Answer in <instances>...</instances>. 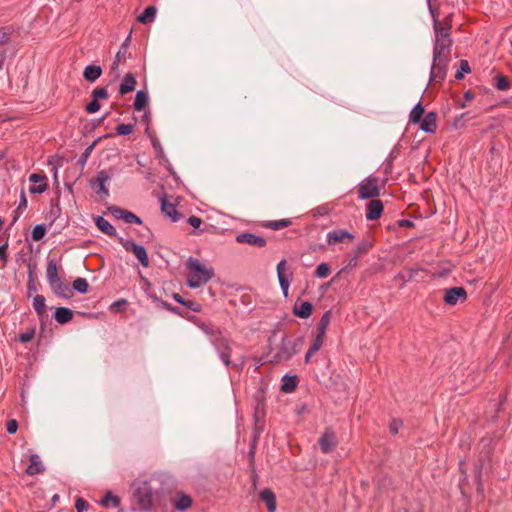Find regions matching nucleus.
<instances>
[{
    "label": "nucleus",
    "instance_id": "nucleus-1",
    "mask_svg": "<svg viewBox=\"0 0 512 512\" xmlns=\"http://www.w3.org/2000/svg\"><path fill=\"white\" fill-rule=\"evenodd\" d=\"M189 271L187 285L190 288H198L207 283L214 276V270L207 268L200 260L190 257L186 263Z\"/></svg>",
    "mask_w": 512,
    "mask_h": 512
},
{
    "label": "nucleus",
    "instance_id": "nucleus-2",
    "mask_svg": "<svg viewBox=\"0 0 512 512\" xmlns=\"http://www.w3.org/2000/svg\"><path fill=\"white\" fill-rule=\"evenodd\" d=\"M302 345V339L299 338L296 341H293L287 337H284L279 346L277 347V351L273 356V362L280 363L285 362L291 359L295 354H297Z\"/></svg>",
    "mask_w": 512,
    "mask_h": 512
},
{
    "label": "nucleus",
    "instance_id": "nucleus-3",
    "mask_svg": "<svg viewBox=\"0 0 512 512\" xmlns=\"http://www.w3.org/2000/svg\"><path fill=\"white\" fill-rule=\"evenodd\" d=\"M154 492L149 482L143 481L138 484L134 491V498L140 511L148 512L153 507Z\"/></svg>",
    "mask_w": 512,
    "mask_h": 512
},
{
    "label": "nucleus",
    "instance_id": "nucleus-4",
    "mask_svg": "<svg viewBox=\"0 0 512 512\" xmlns=\"http://www.w3.org/2000/svg\"><path fill=\"white\" fill-rule=\"evenodd\" d=\"M433 0H428L429 4V10L432 15L433 21H434V32H435V38H450L451 33V24L448 22L447 19H445L443 22H440L438 19L439 11L438 7H435L432 4Z\"/></svg>",
    "mask_w": 512,
    "mask_h": 512
},
{
    "label": "nucleus",
    "instance_id": "nucleus-5",
    "mask_svg": "<svg viewBox=\"0 0 512 512\" xmlns=\"http://www.w3.org/2000/svg\"><path fill=\"white\" fill-rule=\"evenodd\" d=\"M380 195L378 179L376 177H367L358 185V196L360 199H374Z\"/></svg>",
    "mask_w": 512,
    "mask_h": 512
},
{
    "label": "nucleus",
    "instance_id": "nucleus-6",
    "mask_svg": "<svg viewBox=\"0 0 512 512\" xmlns=\"http://www.w3.org/2000/svg\"><path fill=\"white\" fill-rule=\"evenodd\" d=\"M119 242L122 244L126 251L132 252L135 255V257L139 260L142 266H149V257L144 246L136 244L131 240H125L122 237H119Z\"/></svg>",
    "mask_w": 512,
    "mask_h": 512
},
{
    "label": "nucleus",
    "instance_id": "nucleus-7",
    "mask_svg": "<svg viewBox=\"0 0 512 512\" xmlns=\"http://www.w3.org/2000/svg\"><path fill=\"white\" fill-rule=\"evenodd\" d=\"M318 444L320 446L321 452L323 454L330 453L334 448H336L338 441L336 438V434L332 428H325L322 436L318 440Z\"/></svg>",
    "mask_w": 512,
    "mask_h": 512
},
{
    "label": "nucleus",
    "instance_id": "nucleus-8",
    "mask_svg": "<svg viewBox=\"0 0 512 512\" xmlns=\"http://www.w3.org/2000/svg\"><path fill=\"white\" fill-rule=\"evenodd\" d=\"M449 60L450 59L447 58L436 59L433 57V64L430 73L431 82H441L445 79Z\"/></svg>",
    "mask_w": 512,
    "mask_h": 512
},
{
    "label": "nucleus",
    "instance_id": "nucleus-9",
    "mask_svg": "<svg viewBox=\"0 0 512 512\" xmlns=\"http://www.w3.org/2000/svg\"><path fill=\"white\" fill-rule=\"evenodd\" d=\"M467 300V292L464 287H452L444 290L443 301L449 306H455L459 301Z\"/></svg>",
    "mask_w": 512,
    "mask_h": 512
},
{
    "label": "nucleus",
    "instance_id": "nucleus-10",
    "mask_svg": "<svg viewBox=\"0 0 512 512\" xmlns=\"http://www.w3.org/2000/svg\"><path fill=\"white\" fill-rule=\"evenodd\" d=\"M451 46V38H435L433 57L450 59Z\"/></svg>",
    "mask_w": 512,
    "mask_h": 512
},
{
    "label": "nucleus",
    "instance_id": "nucleus-11",
    "mask_svg": "<svg viewBox=\"0 0 512 512\" xmlns=\"http://www.w3.org/2000/svg\"><path fill=\"white\" fill-rule=\"evenodd\" d=\"M355 239V236L345 229H337L328 232L327 243L334 245L336 243H351Z\"/></svg>",
    "mask_w": 512,
    "mask_h": 512
},
{
    "label": "nucleus",
    "instance_id": "nucleus-12",
    "mask_svg": "<svg viewBox=\"0 0 512 512\" xmlns=\"http://www.w3.org/2000/svg\"><path fill=\"white\" fill-rule=\"evenodd\" d=\"M235 240L239 244H247L257 248H263L267 244L265 238L249 232L238 234Z\"/></svg>",
    "mask_w": 512,
    "mask_h": 512
},
{
    "label": "nucleus",
    "instance_id": "nucleus-13",
    "mask_svg": "<svg viewBox=\"0 0 512 512\" xmlns=\"http://www.w3.org/2000/svg\"><path fill=\"white\" fill-rule=\"evenodd\" d=\"M384 210L383 202L379 199H371L366 205V218L370 221L378 220Z\"/></svg>",
    "mask_w": 512,
    "mask_h": 512
},
{
    "label": "nucleus",
    "instance_id": "nucleus-14",
    "mask_svg": "<svg viewBox=\"0 0 512 512\" xmlns=\"http://www.w3.org/2000/svg\"><path fill=\"white\" fill-rule=\"evenodd\" d=\"M29 181L34 184L39 183V185L30 186L29 191L32 194H36V193L41 194V193L45 192L48 188L47 177L45 174L33 173L29 176Z\"/></svg>",
    "mask_w": 512,
    "mask_h": 512
},
{
    "label": "nucleus",
    "instance_id": "nucleus-15",
    "mask_svg": "<svg viewBox=\"0 0 512 512\" xmlns=\"http://www.w3.org/2000/svg\"><path fill=\"white\" fill-rule=\"evenodd\" d=\"M419 123L420 130L426 133H435L437 130V113L428 112Z\"/></svg>",
    "mask_w": 512,
    "mask_h": 512
},
{
    "label": "nucleus",
    "instance_id": "nucleus-16",
    "mask_svg": "<svg viewBox=\"0 0 512 512\" xmlns=\"http://www.w3.org/2000/svg\"><path fill=\"white\" fill-rule=\"evenodd\" d=\"M286 265H287V261L285 259L281 260L277 265L278 280L280 283V287L283 291V294L285 296L288 295V290H289V286H290L289 276L286 275V273H285Z\"/></svg>",
    "mask_w": 512,
    "mask_h": 512
},
{
    "label": "nucleus",
    "instance_id": "nucleus-17",
    "mask_svg": "<svg viewBox=\"0 0 512 512\" xmlns=\"http://www.w3.org/2000/svg\"><path fill=\"white\" fill-rule=\"evenodd\" d=\"M259 498L267 506L268 512H275L277 509V502L275 493L270 488H265L259 494Z\"/></svg>",
    "mask_w": 512,
    "mask_h": 512
},
{
    "label": "nucleus",
    "instance_id": "nucleus-18",
    "mask_svg": "<svg viewBox=\"0 0 512 512\" xmlns=\"http://www.w3.org/2000/svg\"><path fill=\"white\" fill-rule=\"evenodd\" d=\"M313 305L308 301L296 302L293 307V313L295 316L307 319L312 315Z\"/></svg>",
    "mask_w": 512,
    "mask_h": 512
},
{
    "label": "nucleus",
    "instance_id": "nucleus-19",
    "mask_svg": "<svg viewBox=\"0 0 512 512\" xmlns=\"http://www.w3.org/2000/svg\"><path fill=\"white\" fill-rule=\"evenodd\" d=\"M325 338H326V335L316 333V336L312 340V343L306 352L305 363H309L311 360V357L321 349V347L325 341Z\"/></svg>",
    "mask_w": 512,
    "mask_h": 512
},
{
    "label": "nucleus",
    "instance_id": "nucleus-20",
    "mask_svg": "<svg viewBox=\"0 0 512 512\" xmlns=\"http://www.w3.org/2000/svg\"><path fill=\"white\" fill-rule=\"evenodd\" d=\"M161 211L171 218L173 222L178 221L181 217V214L177 211L176 205L168 202L165 196L161 198Z\"/></svg>",
    "mask_w": 512,
    "mask_h": 512
},
{
    "label": "nucleus",
    "instance_id": "nucleus-21",
    "mask_svg": "<svg viewBox=\"0 0 512 512\" xmlns=\"http://www.w3.org/2000/svg\"><path fill=\"white\" fill-rule=\"evenodd\" d=\"M136 78L132 73H127L119 87V93L121 96L134 91L136 86Z\"/></svg>",
    "mask_w": 512,
    "mask_h": 512
},
{
    "label": "nucleus",
    "instance_id": "nucleus-22",
    "mask_svg": "<svg viewBox=\"0 0 512 512\" xmlns=\"http://www.w3.org/2000/svg\"><path fill=\"white\" fill-rule=\"evenodd\" d=\"M110 179H111V175L107 171H105V170L99 171L95 178V184L97 185L96 192L102 193L104 195H108V189L105 184Z\"/></svg>",
    "mask_w": 512,
    "mask_h": 512
},
{
    "label": "nucleus",
    "instance_id": "nucleus-23",
    "mask_svg": "<svg viewBox=\"0 0 512 512\" xmlns=\"http://www.w3.org/2000/svg\"><path fill=\"white\" fill-rule=\"evenodd\" d=\"M30 464L26 468V473L30 476L40 474L44 471V467L41 463L40 457L36 454H33L29 458Z\"/></svg>",
    "mask_w": 512,
    "mask_h": 512
},
{
    "label": "nucleus",
    "instance_id": "nucleus-24",
    "mask_svg": "<svg viewBox=\"0 0 512 512\" xmlns=\"http://www.w3.org/2000/svg\"><path fill=\"white\" fill-rule=\"evenodd\" d=\"M193 504V500L191 496L185 493H178L176 499L174 500V506L176 509L180 511H185L189 509Z\"/></svg>",
    "mask_w": 512,
    "mask_h": 512
},
{
    "label": "nucleus",
    "instance_id": "nucleus-25",
    "mask_svg": "<svg viewBox=\"0 0 512 512\" xmlns=\"http://www.w3.org/2000/svg\"><path fill=\"white\" fill-rule=\"evenodd\" d=\"M95 224L98 227V229L103 232L104 234L108 236H116V229L113 227L112 224L108 220H106L102 216H98L95 220Z\"/></svg>",
    "mask_w": 512,
    "mask_h": 512
},
{
    "label": "nucleus",
    "instance_id": "nucleus-26",
    "mask_svg": "<svg viewBox=\"0 0 512 512\" xmlns=\"http://www.w3.org/2000/svg\"><path fill=\"white\" fill-rule=\"evenodd\" d=\"M102 74V68L98 65H88L83 72V77L88 82H95Z\"/></svg>",
    "mask_w": 512,
    "mask_h": 512
},
{
    "label": "nucleus",
    "instance_id": "nucleus-27",
    "mask_svg": "<svg viewBox=\"0 0 512 512\" xmlns=\"http://www.w3.org/2000/svg\"><path fill=\"white\" fill-rule=\"evenodd\" d=\"M51 289L60 297L69 298L72 295V291L69 286L64 283L61 278L57 283L53 282L50 284Z\"/></svg>",
    "mask_w": 512,
    "mask_h": 512
},
{
    "label": "nucleus",
    "instance_id": "nucleus-28",
    "mask_svg": "<svg viewBox=\"0 0 512 512\" xmlns=\"http://www.w3.org/2000/svg\"><path fill=\"white\" fill-rule=\"evenodd\" d=\"M55 320L60 324H66L73 319V312L65 307H59L54 313Z\"/></svg>",
    "mask_w": 512,
    "mask_h": 512
},
{
    "label": "nucleus",
    "instance_id": "nucleus-29",
    "mask_svg": "<svg viewBox=\"0 0 512 512\" xmlns=\"http://www.w3.org/2000/svg\"><path fill=\"white\" fill-rule=\"evenodd\" d=\"M419 271H423L421 268H405L403 271L399 272L395 279L402 280L404 283L412 281Z\"/></svg>",
    "mask_w": 512,
    "mask_h": 512
},
{
    "label": "nucleus",
    "instance_id": "nucleus-30",
    "mask_svg": "<svg viewBox=\"0 0 512 512\" xmlns=\"http://www.w3.org/2000/svg\"><path fill=\"white\" fill-rule=\"evenodd\" d=\"M292 224V221L289 219H280V220H269L264 221L262 226L264 228H268L271 230H281L289 227Z\"/></svg>",
    "mask_w": 512,
    "mask_h": 512
},
{
    "label": "nucleus",
    "instance_id": "nucleus-31",
    "mask_svg": "<svg viewBox=\"0 0 512 512\" xmlns=\"http://www.w3.org/2000/svg\"><path fill=\"white\" fill-rule=\"evenodd\" d=\"M46 276L48 283L51 284L53 282L57 283L60 279L58 274L57 263L55 260H49L46 268Z\"/></svg>",
    "mask_w": 512,
    "mask_h": 512
},
{
    "label": "nucleus",
    "instance_id": "nucleus-32",
    "mask_svg": "<svg viewBox=\"0 0 512 512\" xmlns=\"http://www.w3.org/2000/svg\"><path fill=\"white\" fill-rule=\"evenodd\" d=\"M156 12H157V9L155 6H148L145 8V10L143 11V13H141L138 17H137V20L138 22L142 23V24H148V23H151L154 21L155 19V16H156Z\"/></svg>",
    "mask_w": 512,
    "mask_h": 512
},
{
    "label": "nucleus",
    "instance_id": "nucleus-33",
    "mask_svg": "<svg viewBox=\"0 0 512 512\" xmlns=\"http://www.w3.org/2000/svg\"><path fill=\"white\" fill-rule=\"evenodd\" d=\"M120 502V498L109 491L103 496V498L100 501V504L105 508H118L120 506Z\"/></svg>",
    "mask_w": 512,
    "mask_h": 512
},
{
    "label": "nucleus",
    "instance_id": "nucleus-34",
    "mask_svg": "<svg viewBox=\"0 0 512 512\" xmlns=\"http://www.w3.org/2000/svg\"><path fill=\"white\" fill-rule=\"evenodd\" d=\"M254 441H256L260 434L264 431L265 421L263 417L260 416V411L256 408L254 413Z\"/></svg>",
    "mask_w": 512,
    "mask_h": 512
},
{
    "label": "nucleus",
    "instance_id": "nucleus-35",
    "mask_svg": "<svg viewBox=\"0 0 512 512\" xmlns=\"http://www.w3.org/2000/svg\"><path fill=\"white\" fill-rule=\"evenodd\" d=\"M424 112V106L421 103L416 104L409 114V122L418 124L423 118Z\"/></svg>",
    "mask_w": 512,
    "mask_h": 512
},
{
    "label": "nucleus",
    "instance_id": "nucleus-36",
    "mask_svg": "<svg viewBox=\"0 0 512 512\" xmlns=\"http://www.w3.org/2000/svg\"><path fill=\"white\" fill-rule=\"evenodd\" d=\"M298 384L297 376H287L283 377V384L281 386V390L286 393H290L294 391Z\"/></svg>",
    "mask_w": 512,
    "mask_h": 512
},
{
    "label": "nucleus",
    "instance_id": "nucleus-37",
    "mask_svg": "<svg viewBox=\"0 0 512 512\" xmlns=\"http://www.w3.org/2000/svg\"><path fill=\"white\" fill-rule=\"evenodd\" d=\"M331 311H326L321 319L319 320V322L317 323V326H316V331L317 333H320V334H323V335H326V331H327V328L331 322Z\"/></svg>",
    "mask_w": 512,
    "mask_h": 512
},
{
    "label": "nucleus",
    "instance_id": "nucleus-38",
    "mask_svg": "<svg viewBox=\"0 0 512 512\" xmlns=\"http://www.w3.org/2000/svg\"><path fill=\"white\" fill-rule=\"evenodd\" d=\"M373 247V242L370 239H363L359 242L356 247L352 250V254L357 256L365 255Z\"/></svg>",
    "mask_w": 512,
    "mask_h": 512
},
{
    "label": "nucleus",
    "instance_id": "nucleus-39",
    "mask_svg": "<svg viewBox=\"0 0 512 512\" xmlns=\"http://www.w3.org/2000/svg\"><path fill=\"white\" fill-rule=\"evenodd\" d=\"M148 103V95L145 91H138L134 100V109L136 111H142Z\"/></svg>",
    "mask_w": 512,
    "mask_h": 512
},
{
    "label": "nucleus",
    "instance_id": "nucleus-40",
    "mask_svg": "<svg viewBox=\"0 0 512 512\" xmlns=\"http://www.w3.org/2000/svg\"><path fill=\"white\" fill-rule=\"evenodd\" d=\"M33 308L38 316L42 317L46 312L45 297L43 295H36L33 299Z\"/></svg>",
    "mask_w": 512,
    "mask_h": 512
},
{
    "label": "nucleus",
    "instance_id": "nucleus-41",
    "mask_svg": "<svg viewBox=\"0 0 512 512\" xmlns=\"http://www.w3.org/2000/svg\"><path fill=\"white\" fill-rule=\"evenodd\" d=\"M198 326L206 335H208L210 337V340L213 338H217V336L222 334L221 330L214 325H210V324H206V323L202 322V323L198 324Z\"/></svg>",
    "mask_w": 512,
    "mask_h": 512
},
{
    "label": "nucleus",
    "instance_id": "nucleus-42",
    "mask_svg": "<svg viewBox=\"0 0 512 512\" xmlns=\"http://www.w3.org/2000/svg\"><path fill=\"white\" fill-rule=\"evenodd\" d=\"M494 80H495L494 86L496 87V89H498L500 91H505L510 88V81H509L508 77H506L502 74H498L495 76Z\"/></svg>",
    "mask_w": 512,
    "mask_h": 512
},
{
    "label": "nucleus",
    "instance_id": "nucleus-43",
    "mask_svg": "<svg viewBox=\"0 0 512 512\" xmlns=\"http://www.w3.org/2000/svg\"><path fill=\"white\" fill-rule=\"evenodd\" d=\"M73 289L79 293H87L89 289V284L85 278H77L72 283Z\"/></svg>",
    "mask_w": 512,
    "mask_h": 512
},
{
    "label": "nucleus",
    "instance_id": "nucleus-44",
    "mask_svg": "<svg viewBox=\"0 0 512 512\" xmlns=\"http://www.w3.org/2000/svg\"><path fill=\"white\" fill-rule=\"evenodd\" d=\"M127 54L128 50L125 49V46H120L118 52L116 53L115 59L112 63V70H116L118 68L120 62L126 59Z\"/></svg>",
    "mask_w": 512,
    "mask_h": 512
},
{
    "label": "nucleus",
    "instance_id": "nucleus-45",
    "mask_svg": "<svg viewBox=\"0 0 512 512\" xmlns=\"http://www.w3.org/2000/svg\"><path fill=\"white\" fill-rule=\"evenodd\" d=\"M230 343V341L225 338L222 334L217 336V338L211 339V344L215 347V349L219 352L220 350H223V348H227V345Z\"/></svg>",
    "mask_w": 512,
    "mask_h": 512
},
{
    "label": "nucleus",
    "instance_id": "nucleus-46",
    "mask_svg": "<svg viewBox=\"0 0 512 512\" xmlns=\"http://www.w3.org/2000/svg\"><path fill=\"white\" fill-rule=\"evenodd\" d=\"M13 33V28L10 26L0 27V46L7 44Z\"/></svg>",
    "mask_w": 512,
    "mask_h": 512
},
{
    "label": "nucleus",
    "instance_id": "nucleus-47",
    "mask_svg": "<svg viewBox=\"0 0 512 512\" xmlns=\"http://www.w3.org/2000/svg\"><path fill=\"white\" fill-rule=\"evenodd\" d=\"M46 234V228L44 225H36L31 233V237L34 241H40Z\"/></svg>",
    "mask_w": 512,
    "mask_h": 512
},
{
    "label": "nucleus",
    "instance_id": "nucleus-48",
    "mask_svg": "<svg viewBox=\"0 0 512 512\" xmlns=\"http://www.w3.org/2000/svg\"><path fill=\"white\" fill-rule=\"evenodd\" d=\"M92 98H95V100H106L109 97L107 88L105 87H97L95 88L91 93Z\"/></svg>",
    "mask_w": 512,
    "mask_h": 512
},
{
    "label": "nucleus",
    "instance_id": "nucleus-49",
    "mask_svg": "<svg viewBox=\"0 0 512 512\" xmlns=\"http://www.w3.org/2000/svg\"><path fill=\"white\" fill-rule=\"evenodd\" d=\"M471 71L470 65L467 60H460L459 69L455 74V78L460 80L464 77V73H469Z\"/></svg>",
    "mask_w": 512,
    "mask_h": 512
},
{
    "label": "nucleus",
    "instance_id": "nucleus-50",
    "mask_svg": "<svg viewBox=\"0 0 512 512\" xmlns=\"http://www.w3.org/2000/svg\"><path fill=\"white\" fill-rule=\"evenodd\" d=\"M134 130V124H119L116 128H115V131H116V134L117 135H122V136H127V135H130Z\"/></svg>",
    "mask_w": 512,
    "mask_h": 512
},
{
    "label": "nucleus",
    "instance_id": "nucleus-51",
    "mask_svg": "<svg viewBox=\"0 0 512 512\" xmlns=\"http://www.w3.org/2000/svg\"><path fill=\"white\" fill-rule=\"evenodd\" d=\"M218 353H219V356H220L221 360L223 361V363L227 367L230 366V364H231L230 357H231V353H232V348H231L230 343L227 345V348H223V350H220Z\"/></svg>",
    "mask_w": 512,
    "mask_h": 512
},
{
    "label": "nucleus",
    "instance_id": "nucleus-52",
    "mask_svg": "<svg viewBox=\"0 0 512 512\" xmlns=\"http://www.w3.org/2000/svg\"><path fill=\"white\" fill-rule=\"evenodd\" d=\"M331 272L330 266L327 263H321L315 270V276L319 278L327 277Z\"/></svg>",
    "mask_w": 512,
    "mask_h": 512
},
{
    "label": "nucleus",
    "instance_id": "nucleus-53",
    "mask_svg": "<svg viewBox=\"0 0 512 512\" xmlns=\"http://www.w3.org/2000/svg\"><path fill=\"white\" fill-rule=\"evenodd\" d=\"M95 144H91L90 146H88L85 151L82 153L81 157L79 158L78 160V164L81 166V167H84L86 165V162L94 148Z\"/></svg>",
    "mask_w": 512,
    "mask_h": 512
},
{
    "label": "nucleus",
    "instance_id": "nucleus-54",
    "mask_svg": "<svg viewBox=\"0 0 512 512\" xmlns=\"http://www.w3.org/2000/svg\"><path fill=\"white\" fill-rule=\"evenodd\" d=\"M403 426V421L401 419L394 418L390 425L389 431L392 435H396L399 432V429Z\"/></svg>",
    "mask_w": 512,
    "mask_h": 512
},
{
    "label": "nucleus",
    "instance_id": "nucleus-55",
    "mask_svg": "<svg viewBox=\"0 0 512 512\" xmlns=\"http://www.w3.org/2000/svg\"><path fill=\"white\" fill-rule=\"evenodd\" d=\"M124 222L126 223H129V224H141L142 223V220L137 216L135 215L134 213L130 212V211H126L125 215H124V219H123Z\"/></svg>",
    "mask_w": 512,
    "mask_h": 512
},
{
    "label": "nucleus",
    "instance_id": "nucleus-56",
    "mask_svg": "<svg viewBox=\"0 0 512 512\" xmlns=\"http://www.w3.org/2000/svg\"><path fill=\"white\" fill-rule=\"evenodd\" d=\"M35 336V330L34 329H30L24 333H21L19 334L18 336V340L21 342V343H28L30 342Z\"/></svg>",
    "mask_w": 512,
    "mask_h": 512
},
{
    "label": "nucleus",
    "instance_id": "nucleus-57",
    "mask_svg": "<svg viewBox=\"0 0 512 512\" xmlns=\"http://www.w3.org/2000/svg\"><path fill=\"white\" fill-rule=\"evenodd\" d=\"M100 107H101V105H100L99 101L95 100V98H93V100L86 105L85 110L89 114H93V113H96L97 111H99Z\"/></svg>",
    "mask_w": 512,
    "mask_h": 512
},
{
    "label": "nucleus",
    "instance_id": "nucleus-58",
    "mask_svg": "<svg viewBox=\"0 0 512 512\" xmlns=\"http://www.w3.org/2000/svg\"><path fill=\"white\" fill-rule=\"evenodd\" d=\"M89 504L86 500L81 497H78L75 502V509L77 512H84L88 509Z\"/></svg>",
    "mask_w": 512,
    "mask_h": 512
},
{
    "label": "nucleus",
    "instance_id": "nucleus-59",
    "mask_svg": "<svg viewBox=\"0 0 512 512\" xmlns=\"http://www.w3.org/2000/svg\"><path fill=\"white\" fill-rule=\"evenodd\" d=\"M126 211H127V210L122 209V208H120V207H116V206H114V207H111V208H110V212H111V214H112L116 219H121V220H123V219H124V215H125Z\"/></svg>",
    "mask_w": 512,
    "mask_h": 512
},
{
    "label": "nucleus",
    "instance_id": "nucleus-60",
    "mask_svg": "<svg viewBox=\"0 0 512 512\" xmlns=\"http://www.w3.org/2000/svg\"><path fill=\"white\" fill-rule=\"evenodd\" d=\"M18 422L15 419H10L6 422V430L9 434H14L17 432Z\"/></svg>",
    "mask_w": 512,
    "mask_h": 512
},
{
    "label": "nucleus",
    "instance_id": "nucleus-61",
    "mask_svg": "<svg viewBox=\"0 0 512 512\" xmlns=\"http://www.w3.org/2000/svg\"><path fill=\"white\" fill-rule=\"evenodd\" d=\"M187 222L194 228L198 229L202 224V219L197 216H190L187 220Z\"/></svg>",
    "mask_w": 512,
    "mask_h": 512
},
{
    "label": "nucleus",
    "instance_id": "nucleus-62",
    "mask_svg": "<svg viewBox=\"0 0 512 512\" xmlns=\"http://www.w3.org/2000/svg\"><path fill=\"white\" fill-rule=\"evenodd\" d=\"M183 305L194 312L200 311V305L195 301L188 300V301H185Z\"/></svg>",
    "mask_w": 512,
    "mask_h": 512
},
{
    "label": "nucleus",
    "instance_id": "nucleus-63",
    "mask_svg": "<svg viewBox=\"0 0 512 512\" xmlns=\"http://www.w3.org/2000/svg\"><path fill=\"white\" fill-rule=\"evenodd\" d=\"M27 288H28V294L29 296L31 295L32 292H35L36 291V286H35V283H34V279H33V274L32 272L29 273V279H28V285H27Z\"/></svg>",
    "mask_w": 512,
    "mask_h": 512
},
{
    "label": "nucleus",
    "instance_id": "nucleus-64",
    "mask_svg": "<svg viewBox=\"0 0 512 512\" xmlns=\"http://www.w3.org/2000/svg\"><path fill=\"white\" fill-rule=\"evenodd\" d=\"M397 224H398L399 227H403V228H412V227H414V222L409 220V219L398 220Z\"/></svg>",
    "mask_w": 512,
    "mask_h": 512
}]
</instances>
